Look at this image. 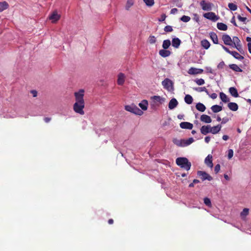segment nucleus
Listing matches in <instances>:
<instances>
[{
    "label": "nucleus",
    "instance_id": "f3484780",
    "mask_svg": "<svg viewBox=\"0 0 251 251\" xmlns=\"http://www.w3.org/2000/svg\"><path fill=\"white\" fill-rule=\"evenodd\" d=\"M222 128V126L221 125H218L216 126H214L211 127L210 126V133H212L213 134H215L218 133Z\"/></svg>",
    "mask_w": 251,
    "mask_h": 251
},
{
    "label": "nucleus",
    "instance_id": "393cba45",
    "mask_svg": "<svg viewBox=\"0 0 251 251\" xmlns=\"http://www.w3.org/2000/svg\"><path fill=\"white\" fill-rule=\"evenodd\" d=\"M196 109L200 112H204L206 109L205 106L202 103L199 102L196 105Z\"/></svg>",
    "mask_w": 251,
    "mask_h": 251
},
{
    "label": "nucleus",
    "instance_id": "13d9d810",
    "mask_svg": "<svg viewBox=\"0 0 251 251\" xmlns=\"http://www.w3.org/2000/svg\"><path fill=\"white\" fill-rule=\"evenodd\" d=\"M194 20H195L197 22H199V17L197 14H194Z\"/></svg>",
    "mask_w": 251,
    "mask_h": 251
},
{
    "label": "nucleus",
    "instance_id": "f8f14e48",
    "mask_svg": "<svg viewBox=\"0 0 251 251\" xmlns=\"http://www.w3.org/2000/svg\"><path fill=\"white\" fill-rule=\"evenodd\" d=\"M201 132L203 135H206L208 133H210V125L203 126L201 127Z\"/></svg>",
    "mask_w": 251,
    "mask_h": 251
},
{
    "label": "nucleus",
    "instance_id": "49530a36",
    "mask_svg": "<svg viewBox=\"0 0 251 251\" xmlns=\"http://www.w3.org/2000/svg\"><path fill=\"white\" fill-rule=\"evenodd\" d=\"M164 31L169 32L173 31V29L171 25H167L164 27Z\"/></svg>",
    "mask_w": 251,
    "mask_h": 251
},
{
    "label": "nucleus",
    "instance_id": "8fccbe9b",
    "mask_svg": "<svg viewBox=\"0 0 251 251\" xmlns=\"http://www.w3.org/2000/svg\"><path fill=\"white\" fill-rule=\"evenodd\" d=\"M220 170V164H217L214 168V172L215 174H217Z\"/></svg>",
    "mask_w": 251,
    "mask_h": 251
},
{
    "label": "nucleus",
    "instance_id": "58836bf2",
    "mask_svg": "<svg viewBox=\"0 0 251 251\" xmlns=\"http://www.w3.org/2000/svg\"><path fill=\"white\" fill-rule=\"evenodd\" d=\"M228 7L232 11H235L237 9V6L233 3H229Z\"/></svg>",
    "mask_w": 251,
    "mask_h": 251
},
{
    "label": "nucleus",
    "instance_id": "423d86ee",
    "mask_svg": "<svg viewBox=\"0 0 251 251\" xmlns=\"http://www.w3.org/2000/svg\"><path fill=\"white\" fill-rule=\"evenodd\" d=\"M200 5L203 10L210 11L213 4L212 3L206 2L204 0H202L200 2Z\"/></svg>",
    "mask_w": 251,
    "mask_h": 251
},
{
    "label": "nucleus",
    "instance_id": "603ef678",
    "mask_svg": "<svg viewBox=\"0 0 251 251\" xmlns=\"http://www.w3.org/2000/svg\"><path fill=\"white\" fill-rule=\"evenodd\" d=\"M166 16L165 14L161 15L160 18L158 20L159 22H163L165 20Z\"/></svg>",
    "mask_w": 251,
    "mask_h": 251
},
{
    "label": "nucleus",
    "instance_id": "0eeeda50",
    "mask_svg": "<svg viewBox=\"0 0 251 251\" xmlns=\"http://www.w3.org/2000/svg\"><path fill=\"white\" fill-rule=\"evenodd\" d=\"M203 16L205 18L211 20L213 22H216L219 19V17L213 12H208L205 13L204 14Z\"/></svg>",
    "mask_w": 251,
    "mask_h": 251
},
{
    "label": "nucleus",
    "instance_id": "20e7f679",
    "mask_svg": "<svg viewBox=\"0 0 251 251\" xmlns=\"http://www.w3.org/2000/svg\"><path fill=\"white\" fill-rule=\"evenodd\" d=\"M222 47L226 52L232 55L235 58L239 60H242L244 59V57L240 55L238 52L235 51H230L227 47L223 45H222Z\"/></svg>",
    "mask_w": 251,
    "mask_h": 251
},
{
    "label": "nucleus",
    "instance_id": "680f3d73",
    "mask_svg": "<svg viewBox=\"0 0 251 251\" xmlns=\"http://www.w3.org/2000/svg\"><path fill=\"white\" fill-rule=\"evenodd\" d=\"M228 121V118H224L223 119V120H222V121L221 122V124H224L226 123Z\"/></svg>",
    "mask_w": 251,
    "mask_h": 251
},
{
    "label": "nucleus",
    "instance_id": "412c9836",
    "mask_svg": "<svg viewBox=\"0 0 251 251\" xmlns=\"http://www.w3.org/2000/svg\"><path fill=\"white\" fill-rule=\"evenodd\" d=\"M229 92L231 96L235 98L239 97V94L236 88L232 87L229 88Z\"/></svg>",
    "mask_w": 251,
    "mask_h": 251
},
{
    "label": "nucleus",
    "instance_id": "473e14b6",
    "mask_svg": "<svg viewBox=\"0 0 251 251\" xmlns=\"http://www.w3.org/2000/svg\"><path fill=\"white\" fill-rule=\"evenodd\" d=\"M185 102L188 104H190L193 102V99L190 95H186L184 98Z\"/></svg>",
    "mask_w": 251,
    "mask_h": 251
},
{
    "label": "nucleus",
    "instance_id": "6e6552de",
    "mask_svg": "<svg viewBox=\"0 0 251 251\" xmlns=\"http://www.w3.org/2000/svg\"><path fill=\"white\" fill-rule=\"evenodd\" d=\"M162 84L164 88L168 90H170L171 87H172L173 82L169 78H165L162 82Z\"/></svg>",
    "mask_w": 251,
    "mask_h": 251
},
{
    "label": "nucleus",
    "instance_id": "39448f33",
    "mask_svg": "<svg viewBox=\"0 0 251 251\" xmlns=\"http://www.w3.org/2000/svg\"><path fill=\"white\" fill-rule=\"evenodd\" d=\"M197 175L201 177L202 181L208 180L211 181L212 180V177L209 174L204 171H198L197 172Z\"/></svg>",
    "mask_w": 251,
    "mask_h": 251
},
{
    "label": "nucleus",
    "instance_id": "ea45409f",
    "mask_svg": "<svg viewBox=\"0 0 251 251\" xmlns=\"http://www.w3.org/2000/svg\"><path fill=\"white\" fill-rule=\"evenodd\" d=\"M143 1L147 6L150 7L153 5L154 3V0H143Z\"/></svg>",
    "mask_w": 251,
    "mask_h": 251
},
{
    "label": "nucleus",
    "instance_id": "4d7b16f0",
    "mask_svg": "<svg viewBox=\"0 0 251 251\" xmlns=\"http://www.w3.org/2000/svg\"><path fill=\"white\" fill-rule=\"evenodd\" d=\"M30 93L32 94L33 97H36L37 96V92L36 90H31Z\"/></svg>",
    "mask_w": 251,
    "mask_h": 251
},
{
    "label": "nucleus",
    "instance_id": "aec40b11",
    "mask_svg": "<svg viewBox=\"0 0 251 251\" xmlns=\"http://www.w3.org/2000/svg\"><path fill=\"white\" fill-rule=\"evenodd\" d=\"M227 106L232 111H236L238 109V105L235 102H230L228 103Z\"/></svg>",
    "mask_w": 251,
    "mask_h": 251
},
{
    "label": "nucleus",
    "instance_id": "cd10ccee",
    "mask_svg": "<svg viewBox=\"0 0 251 251\" xmlns=\"http://www.w3.org/2000/svg\"><path fill=\"white\" fill-rule=\"evenodd\" d=\"M139 106L143 110H146L148 108V102L147 100H143L139 104Z\"/></svg>",
    "mask_w": 251,
    "mask_h": 251
},
{
    "label": "nucleus",
    "instance_id": "774afa93",
    "mask_svg": "<svg viewBox=\"0 0 251 251\" xmlns=\"http://www.w3.org/2000/svg\"><path fill=\"white\" fill-rule=\"evenodd\" d=\"M108 223L109 224L111 225L113 224L114 223V221L112 219H109L108 221Z\"/></svg>",
    "mask_w": 251,
    "mask_h": 251
},
{
    "label": "nucleus",
    "instance_id": "4c0bfd02",
    "mask_svg": "<svg viewBox=\"0 0 251 251\" xmlns=\"http://www.w3.org/2000/svg\"><path fill=\"white\" fill-rule=\"evenodd\" d=\"M193 89L199 92H205L208 94V91L205 87L194 88Z\"/></svg>",
    "mask_w": 251,
    "mask_h": 251
},
{
    "label": "nucleus",
    "instance_id": "f257e3e1",
    "mask_svg": "<svg viewBox=\"0 0 251 251\" xmlns=\"http://www.w3.org/2000/svg\"><path fill=\"white\" fill-rule=\"evenodd\" d=\"M84 95V90L80 89L78 92L75 93V102L73 106L74 110L77 113L80 115H84V111L83 109L85 106L83 97Z\"/></svg>",
    "mask_w": 251,
    "mask_h": 251
},
{
    "label": "nucleus",
    "instance_id": "a19ab883",
    "mask_svg": "<svg viewBox=\"0 0 251 251\" xmlns=\"http://www.w3.org/2000/svg\"><path fill=\"white\" fill-rule=\"evenodd\" d=\"M195 82L198 85H202L204 84L205 81L202 78H200V79H196L195 80Z\"/></svg>",
    "mask_w": 251,
    "mask_h": 251
},
{
    "label": "nucleus",
    "instance_id": "338daca9",
    "mask_svg": "<svg viewBox=\"0 0 251 251\" xmlns=\"http://www.w3.org/2000/svg\"><path fill=\"white\" fill-rule=\"evenodd\" d=\"M248 47L249 51L250 53H251V43H249L248 44Z\"/></svg>",
    "mask_w": 251,
    "mask_h": 251
},
{
    "label": "nucleus",
    "instance_id": "3c124183",
    "mask_svg": "<svg viewBox=\"0 0 251 251\" xmlns=\"http://www.w3.org/2000/svg\"><path fill=\"white\" fill-rule=\"evenodd\" d=\"M237 18L239 21L243 22H245L247 20V18L246 17H242L240 15H238L237 16Z\"/></svg>",
    "mask_w": 251,
    "mask_h": 251
},
{
    "label": "nucleus",
    "instance_id": "a18cd8bd",
    "mask_svg": "<svg viewBox=\"0 0 251 251\" xmlns=\"http://www.w3.org/2000/svg\"><path fill=\"white\" fill-rule=\"evenodd\" d=\"M204 203L207 206H210L211 204L210 200L208 198H205L203 200Z\"/></svg>",
    "mask_w": 251,
    "mask_h": 251
},
{
    "label": "nucleus",
    "instance_id": "c756f323",
    "mask_svg": "<svg viewBox=\"0 0 251 251\" xmlns=\"http://www.w3.org/2000/svg\"><path fill=\"white\" fill-rule=\"evenodd\" d=\"M220 98L221 100L224 102H229L230 100L227 96L224 93L221 92L220 93Z\"/></svg>",
    "mask_w": 251,
    "mask_h": 251
},
{
    "label": "nucleus",
    "instance_id": "1a4fd4ad",
    "mask_svg": "<svg viewBox=\"0 0 251 251\" xmlns=\"http://www.w3.org/2000/svg\"><path fill=\"white\" fill-rule=\"evenodd\" d=\"M222 39L226 45L231 46L232 39L228 35L226 34L223 35Z\"/></svg>",
    "mask_w": 251,
    "mask_h": 251
},
{
    "label": "nucleus",
    "instance_id": "2f4dec72",
    "mask_svg": "<svg viewBox=\"0 0 251 251\" xmlns=\"http://www.w3.org/2000/svg\"><path fill=\"white\" fill-rule=\"evenodd\" d=\"M240 44V40L237 36H234L232 39L231 47L235 46L237 45Z\"/></svg>",
    "mask_w": 251,
    "mask_h": 251
},
{
    "label": "nucleus",
    "instance_id": "2eb2a0df",
    "mask_svg": "<svg viewBox=\"0 0 251 251\" xmlns=\"http://www.w3.org/2000/svg\"><path fill=\"white\" fill-rule=\"evenodd\" d=\"M172 52L171 51L165 49L161 50L159 51V54L163 57H167L169 56L171 54Z\"/></svg>",
    "mask_w": 251,
    "mask_h": 251
},
{
    "label": "nucleus",
    "instance_id": "c9c22d12",
    "mask_svg": "<svg viewBox=\"0 0 251 251\" xmlns=\"http://www.w3.org/2000/svg\"><path fill=\"white\" fill-rule=\"evenodd\" d=\"M171 45V41L169 40H165L163 41L162 47L164 49L167 50Z\"/></svg>",
    "mask_w": 251,
    "mask_h": 251
},
{
    "label": "nucleus",
    "instance_id": "9d476101",
    "mask_svg": "<svg viewBox=\"0 0 251 251\" xmlns=\"http://www.w3.org/2000/svg\"><path fill=\"white\" fill-rule=\"evenodd\" d=\"M203 72V70L202 69L195 68L194 67L190 68L188 71V73L190 75L201 74Z\"/></svg>",
    "mask_w": 251,
    "mask_h": 251
},
{
    "label": "nucleus",
    "instance_id": "9b49d317",
    "mask_svg": "<svg viewBox=\"0 0 251 251\" xmlns=\"http://www.w3.org/2000/svg\"><path fill=\"white\" fill-rule=\"evenodd\" d=\"M180 127L182 129H192L193 125L192 124L187 122H181L180 124Z\"/></svg>",
    "mask_w": 251,
    "mask_h": 251
},
{
    "label": "nucleus",
    "instance_id": "dca6fc26",
    "mask_svg": "<svg viewBox=\"0 0 251 251\" xmlns=\"http://www.w3.org/2000/svg\"><path fill=\"white\" fill-rule=\"evenodd\" d=\"M60 15H59L56 11H54L52 14L49 17L50 20H52V23H55L58 21L60 19Z\"/></svg>",
    "mask_w": 251,
    "mask_h": 251
},
{
    "label": "nucleus",
    "instance_id": "e433bc0d",
    "mask_svg": "<svg viewBox=\"0 0 251 251\" xmlns=\"http://www.w3.org/2000/svg\"><path fill=\"white\" fill-rule=\"evenodd\" d=\"M183 140H178L176 138H174L173 140V142L178 146L183 147Z\"/></svg>",
    "mask_w": 251,
    "mask_h": 251
},
{
    "label": "nucleus",
    "instance_id": "0e129e2a",
    "mask_svg": "<svg viewBox=\"0 0 251 251\" xmlns=\"http://www.w3.org/2000/svg\"><path fill=\"white\" fill-rule=\"evenodd\" d=\"M222 138L224 140L226 141L229 139V137H228V136H227L226 135H224L223 136Z\"/></svg>",
    "mask_w": 251,
    "mask_h": 251
},
{
    "label": "nucleus",
    "instance_id": "bf43d9fd",
    "mask_svg": "<svg viewBox=\"0 0 251 251\" xmlns=\"http://www.w3.org/2000/svg\"><path fill=\"white\" fill-rule=\"evenodd\" d=\"M204 141L206 143H208L210 141V137L209 136H206L204 138Z\"/></svg>",
    "mask_w": 251,
    "mask_h": 251
},
{
    "label": "nucleus",
    "instance_id": "4468645a",
    "mask_svg": "<svg viewBox=\"0 0 251 251\" xmlns=\"http://www.w3.org/2000/svg\"><path fill=\"white\" fill-rule=\"evenodd\" d=\"M178 105V101L175 98H173L169 103L168 107L170 109H173Z\"/></svg>",
    "mask_w": 251,
    "mask_h": 251
},
{
    "label": "nucleus",
    "instance_id": "f704fd0d",
    "mask_svg": "<svg viewBox=\"0 0 251 251\" xmlns=\"http://www.w3.org/2000/svg\"><path fill=\"white\" fill-rule=\"evenodd\" d=\"M151 99L160 103H162V102L164 101L165 100V99L161 98L159 96H154L151 97Z\"/></svg>",
    "mask_w": 251,
    "mask_h": 251
},
{
    "label": "nucleus",
    "instance_id": "e2e57ef3",
    "mask_svg": "<svg viewBox=\"0 0 251 251\" xmlns=\"http://www.w3.org/2000/svg\"><path fill=\"white\" fill-rule=\"evenodd\" d=\"M231 23H232V24H233L235 26H237V24H236V22H235V20L234 17H233L232 18V19H231Z\"/></svg>",
    "mask_w": 251,
    "mask_h": 251
},
{
    "label": "nucleus",
    "instance_id": "6ab92c4d",
    "mask_svg": "<svg viewBox=\"0 0 251 251\" xmlns=\"http://www.w3.org/2000/svg\"><path fill=\"white\" fill-rule=\"evenodd\" d=\"M125 80V76L124 74L123 73H120L118 75V78L117 80V83L119 85H122Z\"/></svg>",
    "mask_w": 251,
    "mask_h": 251
},
{
    "label": "nucleus",
    "instance_id": "69168bd1",
    "mask_svg": "<svg viewBox=\"0 0 251 251\" xmlns=\"http://www.w3.org/2000/svg\"><path fill=\"white\" fill-rule=\"evenodd\" d=\"M44 120L46 123H49L51 120V118L49 117H46Z\"/></svg>",
    "mask_w": 251,
    "mask_h": 251
},
{
    "label": "nucleus",
    "instance_id": "37998d69",
    "mask_svg": "<svg viewBox=\"0 0 251 251\" xmlns=\"http://www.w3.org/2000/svg\"><path fill=\"white\" fill-rule=\"evenodd\" d=\"M149 41L151 44H154L156 41V38L154 36H150L149 38Z\"/></svg>",
    "mask_w": 251,
    "mask_h": 251
},
{
    "label": "nucleus",
    "instance_id": "a211bd4d",
    "mask_svg": "<svg viewBox=\"0 0 251 251\" xmlns=\"http://www.w3.org/2000/svg\"><path fill=\"white\" fill-rule=\"evenodd\" d=\"M200 120L201 122L207 124L210 123L212 122V119L210 117L205 114L201 115Z\"/></svg>",
    "mask_w": 251,
    "mask_h": 251
},
{
    "label": "nucleus",
    "instance_id": "7c9ffc66",
    "mask_svg": "<svg viewBox=\"0 0 251 251\" xmlns=\"http://www.w3.org/2000/svg\"><path fill=\"white\" fill-rule=\"evenodd\" d=\"M211 109L214 113H217L222 110V107L218 105H214L211 107Z\"/></svg>",
    "mask_w": 251,
    "mask_h": 251
},
{
    "label": "nucleus",
    "instance_id": "5fc2aeb1",
    "mask_svg": "<svg viewBox=\"0 0 251 251\" xmlns=\"http://www.w3.org/2000/svg\"><path fill=\"white\" fill-rule=\"evenodd\" d=\"M133 4V0H128L127 1V5L129 7Z\"/></svg>",
    "mask_w": 251,
    "mask_h": 251
},
{
    "label": "nucleus",
    "instance_id": "052dcab7",
    "mask_svg": "<svg viewBox=\"0 0 251 251\" xmlns=\"http://www.w3.org/2000/svg\"><path fill=\"white\" fill-rule=\"evenodd\" d=\"M210 97L212 99H215L217 98V95L216 94V93H212L211 96H210Z\"/></svg>",
    "mask_w": 251,
    "mask_h": 251
},
{
    "label": "nucleus",
    "instance_id": "c03bdc74",
    "mask_svg": "<svg viewBox=\"0 0 251 251\" xmlns=\"http://www.w3.org/2000/svg\"><path fill=\"white\" fill-rule=\"evenodd\" d=\"M249 214V209L248 208H244L243 210L241 213V216H246Z\"/></svg>",
    "mask_w": 251,
    "mask_h": 251
},
{
    "label": "nucleus",
    "instance_id": "f03ea898",
    "mask_svg": "<svg viewBox=\"0 0 251 251\" xmlns=\"http://www.w3.org/2000/svg\"><path fill=\"white\" fill-rule=\"evenodd\" d=\"M176 162L177 166L186 171L189 170L191 168V163L186 157H178L176 158Z\"/></svg>",
    "mask_w": 251,
    "mask_h": 251
},
{
    "label": "nucleus",
    "instance_id": "4be33fe9",
    "mask_svg": "<svg viewBox=\"0 0 251 251\" xmlns=\"http://www.w3.org/2000/svg\"><path fill=\"white\" fill-rule=\"evenodd\" d=\"M210 37L211 39L212 40L213 42L215 44H218V39L217 35L216 33L214 32H211L209 34Z\"/></svg>",
    "mask_w": 251,
    "mask_h": 251
},
{
    "label": "nucleus",
    "instance_id": "5701e85b",
    "mask_svg": "<svg viewBox=\"0 0 251 251\" xmlns=\"http://www.w3.org/2000/svg\"><path fill=\"white\" fill-rule=\"evenodd\" d=\"M181 43L180 40L178 38H173L172 40V46L175 48H178Z\"/></svg>",
    "mask_w": 251,
    "mask_h": 251
},
{
    "label": "nucleus",
    "instance_id": "b1692460",
    "mask_svg": "<svg viewBox=\"0 0 251 251\" xmlns=\"http://www.w3.org/2000/svg\"><path fill=\"white\" fill-rule=\"evenodd\" d=\"M9 7L8 3L5 1L0 2V12L8 9Z\"/></svg>",
    "mask_w": 251,
    "mask_h": 251
},
{
    "label": "nucleus",
    "instance_id": "7ed1b4c3",
    "mask_svg": "<svg viewBox=\"0 0 251 251\" xmlns=\"http://www.w3.org/2000/svg\"><path fill=\"white\" fill-rule=\"evenodd\" d=\"M125 109L127 111L138 115H141L143 113L142 110L135 105H126Z\"/></svg>",
    "mask_w": 251,
    "mask_h": 251
},
{
    "label": "nucleus",
    "instance_id": "6e6d98bb",
    "mask_svg": "<svg viewBox=\"0 0 251 251\" xmlns=\"http://www.w3.org/2000/svg\"><path fill=\"white\" fill-rule=\"evenodd\" d=\"M177 11L178 10L177 8H174L171 9L170 13L171 14H175L177 12Z\"/></svg>",
    "mask_w": 251,
    "mask_h": 251
},
{
    "label": "nucleus",
    "instance_id": "de8ad7c7",
    "mask_svg": "<svg viewBox=\"0 0 251 251\" xmlns=\"http://www.w3.org/2000/svg\"><path fill=\"white\" fill-rule=\"evenodd\" d=\"M232 47L236 48L240 52H242L243 51V49H242V45L241 44H240L239 45H237L235 46H234Z\"/></svg>",
    "mask_w": 251,
    "mask_h": 251
},
{
    "label": "nucleus",
    "instance_id": "a878e982",
    "mask_svg": "<svg viewBox=\"0 0 251 251\" xmlns=\"http://www.w3.org/2000/svg\"><path fill=\"white\" fill-rule=\"evenodd\" d=\"M229 67L230 69L236 72H242L243 71V70L239 68L237 65L235 64H230L229 65Z\"/></svg>",
    "mask_w": 251,
    "mask_h": 251
},
{
    "label": "nucleus",
    "instance_id": "ddd939ff",
    "mask_svg": "<svg viewBox=\"0 0 251 251\" xmlns=\"http://www.w3.org/2000/svg\"><path fill=\"white\" fill-rule=\"evenodd\" d=\"M204 162L206 165L210 168H212L213 164L212 163V156L208 154L204 160Z\"/></svg>",
    "mask_w": 251,
    "mask_h": 251
},
{
    "label": "nucleus",
    "instance_id": "bb28decb",
    "mask_svg": "<svg viewBox=\"0 0 251 251\" xmlns=\"http://www.w3.org/2000/svg\"><path fill=\"white\" fill-rule=\"evenodd\" d=\"M217 27L220 30L226 31L227 29V26L223 23H218Z\"/></svg>",
    "mask_w": 251,
    "mask_h": 251
},
{
    "label": "nucleus",
    "instance_id": "c85d7f7f",
    "mask_svg": "<svg viewBox=\"0 0 251 251\" xmlns=\"http://www.w3.org/2000/svg\"><path fill=\"white\" fill-rule=\"evenodd\" d=\"M201 45L204 49L207 50L210 47V44L206 39H203L201 41Z\"/></svg>",
    "mask_w": 251,
    "mask_h": 251
},
{
    "label": "nucleus",
    "instance_id": "79ce46f5",
    "mask_svg": "<svg viewBox=\"0 0 251 251\" xmlns=\"http://www.w3.org/2000/svg\"><path fill=\"white\" fill-rule=\"evenodd\" d=\"M191 18L190 17L188 16L183 15L180 18V20L183 21V22H188L190 20Z\"/></svg>",
    "mask_w": 251,
    "mask_h": 251
},
{
    "label": "nucleus",
    "instance_id": "09e8293b",
    "mask_svg": "<svg viewBox=\"0 0 251 251\" xmlns=\"http://www.w3.org/2000/svg\"><path fill=\"white\" fill-rule=\"evenodd\" d=\"M233 156V151L232 149H229L228 151V158L231 159Z\"/></svg>",
    "mask_w": 251,
    "mask_h": 251
},
{
    "label": "nucleus",
    "instance_id": "864d4df0",
    "mask_svg": "<svg viewBox=\"0 0 251 251\" xmlns=\"http://www.w3.org/2000/svg\"><path fill=\"white\" fill-rule=\"evenodd\" d=\"M225 66V63L224 61L221 62L218 65V68L219 69H222L223 68L224 66Z\"/></svg>",
    "mask_w": 251,
    "mask_h": 251
},
{
    "label": "nucleus",
    "instance_id": "72a5a7b5",
    "mask_svg": "<svg viewBox=\"0 0 251 251\" xmlns=\"http://www.w3.org/2000/svg\"><path fill=\"white\" fill-rule=\"evenodd\" d=\"M194 139L193 138L191 137L189 138L187 140H183L182 142L183 143V147L187 146L191 144H192L194 142Z\"/></svg>",
    "mask_w": 251,
    "mask_h": 251
}]
</instances>
